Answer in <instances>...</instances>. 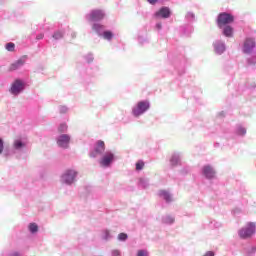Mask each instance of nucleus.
Returning a JSON list of instances; mask_svg holds the SVG:
<instances>
[{
  "mask_svg": "<svg viewBox=\"0 0 256 256\" xmlns=\"http://www.w3.org/2000/svg\"><path fill=\"white\" fill-rule=\"evenodd\" d=\"M92 31L96 33L101 39H104V41H108V43H111L113 39H115V33L111 30H107L105 25L99 23V22H93L92 25Z\"/></svg>",
  "mask_w": 256,
  "mask_h": 256,
  "instance_id": "nucleus-1",
  "label": "nucleus"
},
{
  "mask_svg": "<svg viewBox=\"0 0 256 256\" xmlns=\"http://www.w3.org/2000/svg\"><path fill=\"white\" fill-rule=\"evenodd\" d=\"M116 161L117 156L115 155V152L107 150L106 153L100 156L98 163L100 167H103L104 169H109V167H111Z\"/></svg>",
  "mask_w": 256,
  "mask_h": 256,
  "instance_id": "nucleus-2",
  "label": "nucleus"
},
{
  "mask_svg": "<svg viewBox=\"0 0 256 256\" xmlns=\"http://www.w3.org/2000/svg\"><path fill=\"white\" fill-rule=\"evenodd\" d=\"M77 175H79V172L75 169H66L61 177L60 182L63 185H73L77 181Z\"/></svg>",
  "mask_w": 256,
  "mask_h": 256,
  "instance_id": "nucleus-3",
  "label": "nucleus"
},
{
  "mask_svg": "<svg viewBox=\"0 0 256 256\" xmlns=\"http://www.w3.org/2000/svg\"><path fill=\"white\" fill-rule=\"evenodd\" d=\"M85 19L90 21V23H99V21L105 19V11L99 9L92 10L85 15Z\"/></svg>",
  "mask_w": 256,
  "mask_h": 256,
  "instance_id": "nucleus-4",
  "label": "nucleus"
},
{
  "mask_svg": "<svg viewBox=\"0 0 256 256\" xmlns=\"http://www.w3.org/2000/svg\"><path fill=\"white\" fill-rule=\"evenodd\" d=\"M25 87H27V84L25 83V81L21 79H16L12 83L9 92L11 93V95H14L15 97H17L18 95H21V93L25 91Z\"/></svg>",
  "mask_w": 256,
  "mask_h": 256,
  "instance_id": "nucleus-5",
  "label": "nucleus"
},
{
  "mask_svg": "<svg viewBox=\"0 0 256 256\" xmlns=\"http://www.w3.org/2000/svg\"><path fill=\"white\" fill-rule=\"evenodd\" d=\"M106 153L105 151V142L102 140H98L95 142L93 149L90 151V157L92 159H97V157H101Z\"/></svg>",
  "mask_w": 256,
  "mask_h": 256,
  "instance_id": "nucleus-6",
  "label": "nucleus"
},
{
  "mask_svg": "<svg viewBox=\"0 0 256 256\" xmlns=\"http://www.w3.org/2000/svg\"><path fill=\"white\" fill-rule=\"evenodd\" d=\"M235 21V17L229 13H220L217 17V25L219 29H223V27L230 25V23H233Z\"/></svg>",
  "mask_w": 256,
  "mask_h": 256,
  "instance_id": "nucleus-7",
  "label": "nucleus"
},
{
  "mask_svg": "<svg viewBox=\"0 0 256 256\" xmlns=\"http://www.w3.org/2000/svg\"><path fill=\"white\" fill-rule=\"evenodd\" d=\"M255 235V223L249 222L246 227L239 230V237L241 239H249Z\"/></svg>",
  "mask_w": 256,
  "mask_h": 256,
  "instance_id": "nucleus-8",
  "label": "nucleus"
},
{
  "mask_svg": "<svg viewBox=\"0 0 256 256\" xmlns=\"http://www.w3.org/2000/svg\"><path fill=\"white\" fill-rule=\"evenodd\" d=\"M149 101H140L138 102L137 106L132 110L134 117H139L143 115L146 111H149Z\"/></svg>",
  "mask_w": 256,
  "mask_h": 256,
  "instance_id": "nucleus-9",
  "label": "nucleus"
},
{
  "mask_svg": "<svg viewBox=\"0 0 256 256\" xmlns=\"http://www.w3.org/2000/svg\"><path fill=\"white\" fill-rule=\"evenodd\" d=\"M56 143L60 149H69V145L71 143V135L61 134L57 136Z\"/></svg>",
  "mask_w": 256,
  "mask_h": 256,
  "instance_id": "nucleus-10",
  "label": "nucleus"
},
{
  "mask_svg": "<svg viewBox=\"0 0 256 256\" xmlns=\"http://www.w3.org/2000/svg\"><path fill=\"white\" fill-rule=\"evenodd\" d=\"M255 49V39L246 38L243 45V53H251Z\"/></svg>",
  "mask_w": 256,
  "mask_h": 256,
  "instance_id": "nucleus-11",
  "label": "nucleus"
},
{
  "mask_svg": "<svg viewBox=\"0 0 256 256\" xmlns=\"http://www.w3.org/2000/svg\"><path fill=\"white\" fill-rule=\"evenodd\" d=\"M27 62V56H22L20 59L16 60L10 65V71H17V69H21L23 65Z\"/></svg>",
  "mask_w": 256,
  "mask_h": 256,
  "instance_id": "nucleus-12",
  "label": "nucleus"
},
{
  "mask_svg": "<svg viewBox=\"0 0 256 256\" xmlns=\"http://www.w3.org/2000/svg\"><path fill=\"white\" fill-rule=\"evenodd\" d=\"M27 147V141H25L23 138H17L13 142V149L14 151H23Z\"/></svg>",
  "mask_w": 256,
  "mask_h": 256,
  "instance_id": "nucleus-13",
  "label": "nucleus"
},
{
  "mask_svg": "<svg viewBox=\"0 0 256 256\" xmlns=\"http://www.w3.org/2000/svg\"><path fill=\"white\" fill-rule=\"evenodd\" d=\"M156 17H162V19H169L171 17V10L167 7H162L158 12L155 13Z\"/></svg>",
  "mask_w": 256,
  "mask_h": 256,
  "instance_id": "nucleus-14",
  "label": "nucleus"
},
{
  "mask_svg": "<svg viewBox=\"0 0 256 256\" xmlns=\"http://www.w3.org/2000/svg\"><path fill=\"white\" fill-rule=\"evenodd\" d=\"M203 175L206 177V179H213V177H215V170L209 165L204 166Z\"/></svg>",
  "mask_w": 256,
  "mask_h": 256,
  "instance_id": "nucleus-15",
  "label": "nucleus"
},
{
  "mask_svg": "<svg viewBox=\"0 0 256 256\" xmlns=\"http://www.w3.org/2000/svg\"><path fill=\"white\" fill-rule=\"evenodd\" d=\"M159 197H162V199L166 202V203H171V201H173V198L171 197V194H169L166 190H160L158 192Z\"/></svg>",
  "mask_w": 256,
  "mask_h": 256,
  "instance_id": "nucleus-16",
  "label": "nucleus"
},
{
  "mask_svg": "<svg viewBox=\"0 0 256 256\" xmlns=\"http://www.w3.org/2000/svg\"><path fill=\"white\" fill-rule=\"evenodd\" d=\"M63 37H65V31H63V30H56L52 34L53 41H61V39H63Z\"/></svg>",
  "mask_w": 256,
  "mask_h": 256,
  "instance_id": "nucleus-17",
  "label": "nucleus"
},
{
  "mask_svg": "<svg viewBox=\"0 0 256 256\" xmlns=\"http://www.w3.org/2000/svg\"><path fill=\"white\" fill-rule=\"evenodd\" d=\"M99 73V66L94 65L91 66L88 70H86V74H88L90 77H95Z\"/></svg>",
  "mask_w": 256,
  "mask_h": 256,
  "instance_id": "nucleus-18",
  "label": "nucleus"
},
{
  "mask_svg": "<svg viewBox=\"0 0 256 256\" xmlns=\"http://www.w3.org/2000/svg\"><path fill=\"white\" fill-rule=\"evenodd\" d=\"M223 35H225V37H233V27L229 25L225 26L223 29Z\"/></svg>",
  "mask_w": 256,
  "mask_h": 256,
  "instance_id": "nucleus-19",
  "label": "nucleus"
},
{
  "mask_svg": "<svg viewBox=\"0 0 256 256\" xmlns=\"http://www.w3.org/2000/svg\"><path fill=\"white\" fill-rule=\"evenodd\" d=\"M102 239L104 241H111V239H113V236L111 235V232L109 230H103Z\"/></svg>",
  "mask_w": 256,
  "mask_h": 256,
  "instance_id": "nucleus-20",
  "label": "nucleus"
},
{
  "mask_svg": "<svg viewBox=\"0 0 256 256\" xmlns=\"http://www.w3.org/2000/svg\"><path fill=\"white\" fill-rule=\"evenodd\" d=\"M28 229L32 235H35L39 231V226L36 223H30Z\"/></svg>",
  "mask_w": 256,
  "mask_h": 256,
  "instance_id": "nucleus-21",
  "label": "nucleus"
},
{
  "mask_svg": "<svg viewBox=\"0 0 256 256\" xmlns=\"http://www.w3.org/2000/svg\"><path fill=\"white\" fill-rule=\"evenodd\" d=\"M83 59L86 61V63H93V61H95V56L93 55V53L90 52L84 55Z\"/></svg>",
  "mask_w": 256,
  "mask_h": 256,
  "instance_id": "nucleus-22",
  "label": "nucleus"
},
{
  "mask_svg": "<svg viewBox=\"0 0 256 256\" xmlns=\"http://www.w3.org/2000/svg\"><path fill=\"white\" fill-rule=\"evenodd\" d=\"M127 239H129V235H127V233L118 234L117 240L120 241L121 243H125Z\"/></svg>",
  "mask_w": 256,
  "mask_h": 256,
  "instance_id": "nucleus-23",
  "label": "nucleus"
},
{
  "mask_svg": "<svg viewBox=\"0 0 256 256\" xmlns=\"http://www.w3.org/2000/svg\"><path fill=\"white\" fill-rule=\"evenodd\" d=\"M5 49H6V51L13 53V51H15V43H13V42L6 43Z\"/></svg>",
  "mask_w": 256,
  "mask_h": 256,
  "instance_id": "nucleus-24",
  "label": "nucleus"
},
{
  "mask_svg": "<svg viewBox=\"0 0 256 256\" xmlns=\"http://www.w3.org/2000/svg\"><path fill=\"white\" fill-rule=\"evenodd\" d=\"M68 126L65 123H62L58 126V133H67Z\"/></svg>",
  "mask_w": 256,
  "mask_h": 256,
  "instance_id": "nucleus-25",
  "label": "nucleus"
},
{
  "mask_svg": "<svg viewBox=\"0 0 256 256\" xmlns=\"http://www.w3.org/2000/svg\"><path fill=\"white\" fill-rule=\"evenodd\" d=\"M215 51H216V53L221 55V53H223V51H225V45H223V44L216 45L215 46Z\"/></svg>",
  "mask_w": 256,
  "mask_h": 256,
  "instance_id": "nucleus-26",
  "label": "nucleus"
},
{
  "mask_svg": "<svg viewBox=\"0 0 256 256\" xmlns=\"http://www.w3.org/2000/svg\"><path fill=\"white\" fill-rule=\"evenodd\" d=\"M6 256H23V253L17 250H12L9 251Z\"/></svg>",
  "mask_w": 256,
  "mask_h": 256,
  "instance_id": "nucleus-27",
  "label": "nucleus"
},
{
  "mask_svg": "<svg viewBox=\"0 0 256 256\" xmlns=\"http://www.w3.org/2000/svg\"><path fill=\"white\" fill-rule=\"evenodd\" d=\"M145 167V162L143 161H138L136 163V171H141V169H143Z\"/></svg>",
  "mask_w": 256,
  "mask_h": 256,
  "instance_id": "nucleus-28",
  "label": "nucleus"
},
{
  "mask_svg": "<svg viewBox=\"0 0 256 256\" xmlns=\"http://www.w3.org/2000/svg\"><path fill=\"white\" fill-rule=\"evenodd\" d=\"M110 256H121V250H119V249H112L110 251Z\"/></svg>",
  "mask_w": 256,
  "mask_h": 256,
  "instance_id": "nucleus-29",
  "label": "nucleus"
},
{
  "mask_svg": "<svg viewBox=\"0 0 256 256\" xmlns=\"http://www.w3.org/2000/svg\"><path fill=\"white\" fill-rule=\"evenodd\" d=\"M67 111H69V108L67 106H59V113H61L62 115L67 113Z\"/></svg>",
  "mask_w": 256,
  "mask_h": 256,
  "instance_id": "nucleus-30",
  "label": "nucleus"
},
{
  "mask_svg": "<svg viewBox=\"0 0 256 256\" xmlns=\"http://www.w3.org/2000/svg\"><path fill=\"white\" fill-rule=\"evenodd\" d=\"M137 256H149V252L147 250H138Z\"/></svg>",
  "mask_w": 256,
  "mask_h": 256,
  "instance_id": "nucleus-31",
  "label": "nucleus"
},
{
  "mask_svg": "<svg viewBox=\"0 0 256 256\" xmlns=\"http://www.w3.org/2000/svg\"><path fill=\"white\" fill-rule=\"evenodd\" d=\"M4 149H5V141H3V138H0V155L3 153Z\"/></svg>",
  "mask_w": 256,
  "mask_h": 256,
  "instance_id": "nucleus-32",
  "label": "nucleus"
},
{
  "mask_svg": "<svg viewBox=\"0 0 256 256\" xmlns=\"http://www.w3.org/2000/svg\"><path fill=\"white\" fill-rule=\"evenodd\" d=\"M170 161L172 165H177L179 163V157L173 156Z\"/></svg>",
  "mask_w": 256,
  "mask_h": 256,
  "instance_id": "nucleus-33",
  "label": "nucleus"
},
{
  "mask_svg": "<svg viewBox=\"0 0 256 256\" xmlns=\"http://www.w3.org/2000/svg\"><path fill=\"white\" fill-rule=\"evenodd\" d=\"M43 37H45V35H44L43 33H40V34H38V35L36 36V39H37L38 41H41V39H43Z\"/></svg>",
  "mask_w": 256,
  "mask_h": 256,
  "instance_id": "nucleus-34",
  "label": "nucleus"
},
{
  "mask_svg": "<svg viewBox=\"0 0 256 256\" xmlns=\"http://www.w3.org/2000/svg\"><path fill=\"white\" fill-rule=\"evenodd\" d=\"M247 133V130H245V128H240L239 129V134L240 135H245Z\"/></svg>",
  "mask_w": 256,
  "mask_h": 256,
  "instance_id": "nucleus-35",
  "label": "nucleus"
},
{
  "mask_svg": "<svg viewBox=\"0 0 256 256\" xmlns=\"http://www.w3.org/2000/svg\"><path fill=\"white\" fill-rule=\"evenodd\" d=\"M148 3H150L151 5H155V3H157V0H148Z\"/></svg>",
  "mask_w": 256,
  "mask_h": 256,
  "instance_id": "nucleus-36",
  "label": "nucleus"
},
{
  "mask_svg": "<svg viewBox=\"0 0 256 256\" xmlns=\"http://www.w3.org/2000/svg\"><path fill=\"white\" fill-rule=\"evenodd\" d=\"M157 29H161L162 25L159 23L156 25Z\"/></svg>",
  "mask_w": 256,
  "mask_h": 256,
  "instance_id": "nucleus-37",
  "label": "nucleus"
},
{
  "mask_svg": "<svg viewBox=\"0 0 256 256\" xmlns=\"http://www.w3.org/2000/svg\"><path fill=\"white\" fill-rule=\"evenodd\" d=\"M4 155H5V157H8V156H9V153L5 152Z\"/></svg>",
  "mask_w": 256,
  "mask_h": 256,
  "instance_id": "nucleus-38",
  "label": "nucleus"
},
{
  "mask_svg": "<svg viewBox=\"0 0 256 256\" xmlns=\"http://www.w3.org/2000/svg\"><path fill=\"white\" fill-rule=\"evenodd\" d=\"M173 221H175V219L171 218V220L169 221V223H173Z\"/></svg>",
  "mask_w": 256,
  "mask_h": 256,
  "instance_id": "nucleus-39",
  "label": "nucleus"
},
{
  "mask_svg": "<svg viewBox=\"0 0 256 256\" xmlns=\"http://www.w3.org/2000/svg\"><path fill=\"white\" fill-rule=\"evenodd\" d=\"M77 69H78V71H81V67L80 66H77Z\"/></svg>",
  "mask_w": 256,
  "mask_h": 256,
  "instance_id": "nucleus-40",
  "label": "nucleus"
},
{
  "mask_svg": "<svg viewBox=\"0 0 256 256\" xmlns=\"http://www.w3.org/2000/svg\"><path fill=\"white\" fill-rule=\"evenodd\" d=\"M72 37H75V33L72 34Z\"/></svg>",
  "mask_w": 256,
  "mask_h": 256,
  "instance_id": "nucleus-41",
  "label": "nucleus"
}]
</instances>
